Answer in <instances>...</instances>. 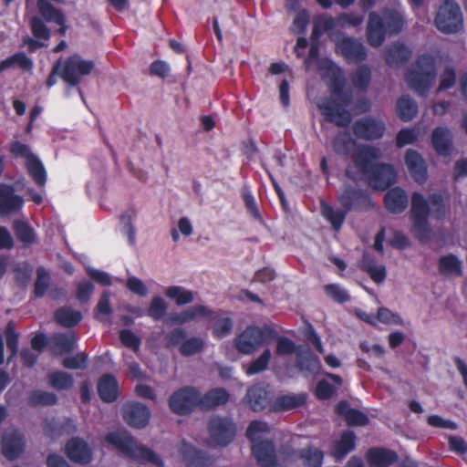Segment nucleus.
I'll list each match as a JSON object with an SVG mask.
<instances>
[{
  "label": "nucleus",
  "instance_id": "nucleus-63",
  "mask_svg": "<svg viewBox=\"0 0 467 467\" xmlns=\"http://www.w3.org/2000/svg\"><path fill=\"white\" fill-rule=\"evenodd\" d=\"M376 318L379 322L387 325H403V319L399 314L394 313L389 308L383 306L378 309Z\"/></svg>",
  "mask_w": 467,
  "mask_h": 467
},
{
  "label": "nucleus",
  "instance_id": "nucleus-8",
  "mask_svg": "<svg viewBox=\"0 0 467 467\" xmlns=\"http://www.w3.org/2000/svg\"><path fill=\"white\" fill-rule=\"evenodd\" d=\"M207 431L213 445L226 447L234 440L237 428L230 417L213 415L208 420Z\"/></svg>",
  "mask_w": 467,
  "mask_h": 467
},
{
  "label": "nucleus",
  "instance_id": "nucleus-3",
  "mask_svg": "<svg viewBox=\"0 0 467 467\" xmlns=\"http://www.w3.org/2000/svg\"><path fill=\"white\" fill-rule=\"evenodd\" d=\"M105 441L131 459L148 462L157 467L164 466V462L157 453L145 446L138 445L130 435L116 431L109 432L105 436Z\"/></svg>",
  "mask_w": 467,
  "mask_h": 467
},
{
  "label": "nucleus",
  "instance_id": "nucleus-49",
  "mask_svg": "<svg viewBox=\"0 0 467 467\" xmlns=\"http://www.w3.org/2000/svg\"><path fill=\"white\" fill-rule=\"evenodd\" d=\"M165 295L178 306L187 305L193 301V293L180 285L169 286L165 291Z\"/></svg>",
  "mask_w": 467,
  "mask_h": 467
},
{
  "label": "nucleus",
  "instance_id": "nucleus-4",
  "mask_svg": "<svg viewBox=\"0 0 467 467\" xmlns=\"http://www.w3.org/2000/svg\"><path fill=\"white\" fill-rule=\"evenodd\" d=\"M276 337L277 332L272 327L251 325L235 337L234 346L240 353L249 355L262 345L275 341Z\"/></svg>",
  "mask_w": 467,
  "mask_h": 467
},
{
  "label": "nucleus",
  "instance_id": "nucleus-51",
  "mask_svg": "<svg viewBox=\"0 0 467 467\" xmlns=\"http://www.w3.org/2000/svg\"><path fill=\"white\" fill-rule=\"evenodd\" d=\"M50 274L43 267L36 269V278L34 284V295L36 298L43 297L50 285Z\"/></svg>",
  "mask_w": 467,
  "mask_h": 467
},
{
  "label": "nucleus",
  "instance_id": "nucleus-61",
  "mask_svg": "<svg viewBox=\"0 0 467 467\" xmlns=\"http://www.w3.org/2000/svg\"><path fill=\"white\" fill-rule=\"evenodd\" d=\"M112 313V308L109 302V293L104 291L99 299L95 309V317L100 322L105 321L102 316H109Z\"/></svg>",
  "mask_w": 467,
  "mask_h": 467
},
{
  "label": "nucleus",
  "instance_id": "nucleus-53",
  "mask_svg": "<svg viewBox=\"0 0 467 467\" xmlns=\"http://www.w3.org/2000/svg\"><path fill=\"white\" fill-rule=\"evenodd\" d=\"M204 348V342L201 337H192L184 341L179 347V351L183 357H190L200 353Z\"/></svg>",
  "mask_w": 467,
  "mask_h": 467
},
{
  "label": "nucleus",
  "instance_id": "nucleus-28",
  "mask_svg": "<svg viewBox=\"0 0 467 467\" xmlns=\"http://www.w3.org/2000/svg\"><path fill=\"white\" fill-rule=\"evenodd\" d=\"M366 458L370 467H389L398 461V454L389 449L375 447L367 451Z\"/></svg>",
  "mask_w": 467,
  "mask_h": 467
},
{
  "label": "nucleus",
  "instance_id": "nucleus-38",
  "mask_svg": "<svg viewBox=\"0 0 467 467\" xmlns=\"http://www.w3.org/2000/svg\"><path fill=\"white\" fill-rule=\"evenodd\" d=\"M44 431L47 436L55 438L65 433L70 434L75 432L76 425L74 420L69 418L66 419L63 422L51 420L45 423Z\"/></svg>",
  "mask_w": 467,
  "mask_h": 467
},
{
  "label": "nucleus",
  "instance_id": "nucleus-5",
  "mask_svg": "<svg viewBox=\"0 0 467 467\" xmlns=\"http://www.w3.org/2000/svg\"><path fill=\"white\" fill-rule=\"evenodd\" d=\"M36 6L42 18L33 16L29 21L30 29L35 38L48 40L50 29L46 23L63 24L64 13L47 0H37Z\"/></svg>",
  "mask_w": 467,
  "mask_h": 467
},
{
  "label": "nucleus",
  "instance_id": "nucleus-58",
  "mask_svg": "<svg viewBox=\"0 0 467 467\" xmlns=\"http://www.w3.org/2000/svg\"><path fill=\"white\" fill-rule=\"evenodd\" d=\"M270 358L271 351L269 348H266L263 351L259 358H257L249 364L246 373L248 375H255L265 370L270 361Z\"/></svg>",
  "mask_w": 467,
  "mask_h": 467
},
{
  "label": "nucleus",
  "instance_id": "nucleus-30",
  "mask_svg": "<svg viewBox=\"0 0 467 467\" xmlns=\"http://www.w3.org/2000/svg\"><path fill=\"white\" fill-rule=\"evenodd\" d=\"M408 202L407 193L400 187L389 189L384 196L386 209L395 214L404 212L408 206Z\"/></svg>",
  "mask_w": 467,
  "mask_h": 467
},
{
  "label": "nucleus",
  "instance_id": "nucleus-39",
  "mask_svg": "<svg viewBox=\"0 0 467 467\" xmlns=\"http://www.w3.org/2000/svg\"><path fill=\"white\" fill-rule=\"evenodd\" d=\"M213 314V311L209 309L207 306L199 305L192 306L179 314L174 315L171 319L172 323L182 325L199 317H212Z\"/></svg>",
  "mask_w": 467,
  "mask_h": 467
},
{
  "label": "nucleus",
  "instance_id": "nucleus-25",
  "mask_svg": "<svg viewBox=\"0 0 467 467\" xmlns=\"http://www.w3.org/2000/svg\"><path fill=\"white\" fill-rule=\"evenodd\" d=\"M405 164L413 180L423 183L427 180V167L421 155L415 150L409 149L405 153Z\"/></svg>",
  "mask_w": 467,
  "mask_h": 467
},
{
  "label": "nucleus",
  "instance_id": "nucleus-55",
  "mask_svg": "<svg viewBox=\"0 0 467 467\" xmlns=\"http://www.w3.org/2000/svg\"><path fill=\"white\" fill-rule=\"evenodd\" d=\"M167 307L168 306L165 300L162 297L156 296L152 297L147 314L153 320L158 321L164 317Z\"/></svg>",
  "mask_w": 467,
  "mask_h": 467
},
{
  "label": "nucleus",
  "instance_id": "nucleus-45",
  "mask_svg": "<svg viewBox=\"0 0 467 467\" xmlns=\"http://www.w3.org/2000/svg\"><path fill=\"white\" fill-rule=\"evenodd\" d=\"M14 65H17L21 69L26 71H30L33 68L32 59L24 52H17L0 62V71H4Z\"/></svg>",
  "mask_w": 467,
  "mask_h": 467
},
{
  "label": "nucleus",
  "instance_id": "nucleus-60",
  "mask_svg": "<svg viewBox=\"0 0 467 467\" xmlns=\"http://www.w3.org/2000/svg\"><path fill=\"white\" fill-rule=\"evenodd\" d=\"M429 201L432 207V216L434 219L441 221L446 216V208L444 199L441 193H431Z\"/></svg>",
  "mask_w": 467,
  "mask_h": 467
},
{
  "label": "nucleus",
  "instance_id": "nucleus-33",
  "mask_svg": "<svg viewBox=\"0 0 467 467\" xmlns=\"http://www.w3.org/2000/svg\"><path fill=\"white\" fill-rule=\"evenodd\" d=\"M356 434L352 431H344L339 441L334 444L332 456L337 461H342L356 448Z\"/></svg>",
  "mask_w": 467,
  "mask_h": 467
},
{
  "label": "nucleus",
  "instance_id": "nucleus-29",
  "mask_svg": "<svg viewBox=\"0 0 467 467\" xmlns=\"http://www.w3.org/2000/svg\"><path fill=\"white\" fill-rule=\"evenodd\" d=\"M98 393L102 401L112 403L119 398V383L115 376L104 374L98 380Z\"/></svg>",
  "mask_w": 467,
  "mask_h": 467
},
{
  "label": "nucleus",
  "instance_id": "nucleus-22",
  "mask_svg": "<svg viewBox=\"0 0 467 467\" xmlns=\"http://www.w3.org/2000/svg\"><path fill=\"white\" fill-rule=\"evenodd\" d=\"M296 363L300 371L311 375H318L322 369L320 358L309 348L303 346H299L296 351Z\"/></svg>",
  "mask_w": 467,
  "mask_h": 467
},
{
  "label": "nucleus",
  "instance_id": "nucleus-57",
  "mask_svg": "<svg viewBox=\"0 0 467 467\" xmlns=\"http://www.w3.org/2000/svg\"><path fill=\"white\" fill-rule=\"evenodd\" d=\"M88 365V355L84 352H78L76 355L66 357L62 360V366L68 369H85Z\"/></svg>",
  "mask_w": 467,
  "mask_h": 467
},
{
  "label": "nucleus",
  "instance_id": "nucleus-59",
  "mask_svg": "<svg viewBox=\"0 0 467 467\" xmlns=\"http://www.w3.org/2000/svg\"><path fill=\"white\" fill-rule=\"evenodd\" d=\"M324 291L327 296L332 298L335 302L344 304L350 300V296L337 284H329L324 286Z\"/></svg>",
  "mask_w": 467,
  "mask_h": 467
},
{
  "label": "nucleus",
  "instance_id": "nucleus-40",
  "mask_svg": "<svg viewBox=\"0 0 467 467\" xmlns=\"http://www.w3.org/2000/svg\"><path fill=\"white\" fill-rule=\"evenodd\" d=\"M13 230L16 239L25 246H29L36 243V233L30 224L22 220L13 222Z\"/></svg>",
  "mask_w": 467,
  "mask_h": 467
},
{
  "label": "nucleus",
  "instance_id": "nucleus-37",
  "mask_svg": "<svg viewBox=\"0 0 467 467\" xmlns=\"http://www.w3.org/2000/svg\"><path fill=\"white\" fill-rule=\"evenodd\" d=\"M349 212L347 209L335 210L333 206L325 202H321L322 216L331 224L335 231H339L345 222L346 216Z\"/></svg>",
  "mask_w": 467,
  "mask_h": 467
},
{
  "label": "nucleus",
  "instance_id": "nucleus-52",
  "mask_svg": "<svg viewBox=\"0 0 467 467\" xmlns=\"http://www.w3.org/2000/svg\"><path fill=\"white\" fill-rule=\"evenodd\" d=\"M6 348L10 352L8 360L10 361L13 358L17 355L18 345H19V334L15 330V324L13 321H9L5 329Z\"/></svg>",
  "mask_w": 467,
  "mask_h": 467
},
{
  "label": "nucleus",
  "instance_id": "nucleus-54",
  "mask_svg": "<svg viewBox=\"0 0 467 467\" xmlns=\"http://www.w3.org/2000/svg\"><path fill=\"white\" fill-rule=\"evenodd\" d=\"M183 458L188 462L189 467L199 466L203 460V452L189 443H183L181 451Z\"/></svg>",
  "mask_w": 467,
  "mask_h": 467
},
{
  "label": "nucleus",
  "instance_id": "nucleus-11",
  "mask_svg": "<svg viewBox=\"0 0 467 467\" xmlns=\"http://www.w3.org/2000/svg\"><path fill=\"white\" fill-rule=\"evenodd\" d=\"M335 52L346 63L359 65L367 60L368 51L364 44L358 38L342 36L335 42Z\"/></svg>",
  "mask_w": 467,
  "mask_h": 467
},
{
  "label": "nucleus",
  "instance_id": "nucleus-46",
  "mask_svg": "<svg viewBox=\"0 0 467 467\" xmlns=\"http://www.w3.org/2000/svg\"><path fill=\"white\" fill-rule=\"evenodd\" d=\"M57 402V397L55 393L44 390H33L27 397V404L31 407L53 406Z\"/></svg>",
  "mask_w": 467,
  "mask_h": 467
},
{
  "label": "nucleus",
  "instance_id": "nucleus-44",
  "mask_svg": "<svg viewBox=\"0 0 467 467\" xmlns=\"http://www.w3.org/2000/svg\"><path fill=\"white\" fill-rule=\"evenodd\" d=\"M335 27L336 22L334 18L327 15H319L314 19L310 38L311 40H318L323 33L331 31Z\"/></svg>",
  "mask_w": 467,
  "mask_h": 467
},
{
  "label": "nucleus",
  "instance_id": "nucleus-42",
  "mask_svg": "<svg viewBox=\"0 0 467 467\" xmlns=\"http://www.w3.org/2000/svg\"><path fill=\"white\" fill-rule=\"evenodd\" d=\"M389 35L399 34L404 26V18L402 15L393 9H387L382 17Z\"/></svg>",
  "mask_w": 467,
  "mask_h": 467
},
{
  "label": "nucleus",
  "instance_id": "nucleus-43",
  "mask_svg": "<svg viewBox=\"0 0 467 467\" xmlns=\"http://www.w3.org/2000/svg\"><path fill=\"white\" fill-rule=\"evenodd\" d=\"M439 271L442 275H462V262L452 254L443 255L439 259Z\"/></svg>",
  "mask_w": 467,
  "mask_h": 467
},
{
  "label": "nucleus",
  "instance_id": "nucleus-6",
  "mask_svg": "<svg viewBox=\"0 0 467 467\" xmlns=\"http://www.w3.org/2000/svg\"><path fill=\"white\" fill-rule=\"evenodd\" d=\"M431 207L424 196L415 192L411 195L410 215L412 220V233L420 243L429 241L431 229L428 223Z\"/></svg>",
  "mask_w": 467,
  "mask_h": 467
},
{
  "label": "nucleus",
  "instance_id": "nucleus-62",
  "mask_svg": "<svg viewBox=\"0 0 467 467\" xmlns=\"http://www.w3.org/2000/svg\"><path fill=\"white\" fill-rule=\"evenodd\" d=\"M9 151L14 158L26 159V162L36 157L27 144L22 143L18 140L12 141L10 143Z\"/></svg>",
  "mask_w": 467,
  "mask_h": 467
},
{
  "label": "nucleus",
  "instance_id": "nucleus-32",
  "mask_svg": "<svg viewBox=\"0 0 467 467\" xmlns=\"http://www.w3.org/2000/svg\"><path fill=\"white\" fill-rule=\"evenodd\" d=\"M306 402V394H285L276 397L272 404L271 410L275 412L287 411L303 406Z\"/></svg>",
  "mask_w": 467,
  "mask_h": 467
},
{
  "label": "nucleus",
  "instance_id": "nucleus-24",
  "mask_svg": "<svg viewBox=\"0 0 467 467\" xmlns=\"http://www.w3.org/2000/svg\"><path fill=\"white\" fill-rule=\"evenodd\" d=\"M412 51L404 43L396 41L388 46L384 50V59L389 67H400L407 63Z\"/></svg>",
  "mask_w": 467,
  "mask_h": 467
},
{
  "label": "nucleus",
  "instance_id": "nucleus-10",
  "mask_svg": "<svg viewBox=\"0 0 467 467\" xmlns=\"http://www.w3.org/2000/svg\"><path fill=\"white\" fill-rule=\"evenodd\" d=\"M337 201L347 211L363 212L374 207V202L366 190L356 188L350 184L344 187Z\"/></svg>",
  "mask_w": 467,
  "mask_h": 467
},
{
  "label": "nucleus",
  "instance_id": "nucleus-50",
  "mask_svg": "<svg viewBox=\"0 0 467 467\" xmlns=\"http://www.w3.org/2000/svg\"><path fill=\"white\" fill-rule=\"evenodd\" d=\"M13 272L16 285L21 288L26 287L32 277L33 269L31 265L27 262L16 264Z\"/></svg>",
  "mask_w": 467,
  "mask_h": 467
},
{
  "label": "nucleus",
  "instance_id": "nucleus-7",
  "mask_svg": "<svg viewBox=\"0 0 467 467\" xmlns=\"http://www.w3.org/2000/svg\"><path fill=\"white\" fill-rule=\"evenodd\" d=\"M435 26L443 34H455L463 27V16L460 5L454 0H444L439 6Z\"/></svg>",
  "mask_w": 467,
  "mask_h": 467
},
{
  "label": "nucleus",
  "instance_id": "nucleus-16",
  "mask_svg": "<svg viewBox=\"0 0 467 467\" xmlns=\"http://www.w3.org/2000/svg\"><path fill=\"white\" fill-rule=\"evenodd\" d=\"M25 201L21 195L16 193L11 184L0 183V215L6 216L19 212Z\"/></svg>",
  "mask_w": 467,
  "mask_h": 467
},
{
  "label": "nucleus",
  "instance_id": "nucleus-56",
  "mask_svg": "<svg viewBox=\"0 0 467 467\" xmlns=\"http://www.w3.org/2000/svg\"><path fill=\"white\" fill-rule=\"evenodd\" d=\"M187 337L186 331L182 327H175L164 336V347L167 349L180 347Z\"/></svg>",
  "mask_w": 467,
  "mask_h": 467
},
{
  "label": "nucleus",
  "instance_id": "nucleus-64",
  "mask_svg": "<svg viewBox=\"0 0 467 467\" xmlns=\"http://www.w3.org/2000/svg\"><path fill=\"white\" fill-rule=\"evenodd\" d=\"M242 199L250 215L255 220H262V215L252 192L248 189H244L242 192Z\"/></svg>",
  "mask_w": 467,
  "mask_h": 467
},
{
  "label": "nucleus",
  "instance_id": "nucleus-12",
  "mask_svg": "<svg viewBox=\"0 0 467 467\" xmlns=\"http://www.w3.org/2000/svg\"><path fill=\"white\" fill-rule=\"evenodd\" d=\"M95 65L91 60H84L75 55L67 58L60 73L62 79L71 87H76L80 82V77L91 73Z\"/></svg>",
  "mask_w": 467,
  "mask_h": 467
},
{
  "label": "nucleus",
  "instance_id": "nucleus-27",
  "mask_svg": "<svg viewBox=\"0 0 467 467\" xmlns=\"http://www.w3.org/2000/svg\"><path fill=\"white\" fill-rule=\"evenodd\" d=\"M431 145L439 156H451L453 145L451 131L446 127H437L431 133Z\"/></svg>",
  "mask_w": 467,
  "mask_h": 467
},
{
  "label": "nucleus",
  "instance_id": "nucleus-19",
  "mask_svg": "<svg viewBox=\"0 0 467 467\" xmlns=\"http://www.w3.org/2000/svg\"><path fill=\"white\" fill-rule=\"evenodd\" d=\"M65 452L68 459L76 463L88 464L92 461V451L89 445L79 437H73L67 441Z\"/></svg>",
  "mask_w": 467,
  "mask_h": 467
},
{
  "label": "nucleus",
  "instance_id": "nucleus-14",
  "mask_svg": "<svg viewBox=\"0 0 467 467\" xmlns=\"http://www.w3.org/2000/svg\"><path fill=\"white\" fill-rule=\"evenodd\" d=\"M366 177L372 189L385 191L396 182L397 172L391 164L375 163Z\"/></svg>",
  "mask_w": 467,
  "mask_h": 467
},
{
  "label": "nucleus",
  "instance_id": "nucleus-2",
  "mask_svg": "<svg viewBox=\"0 0 467 467\" xmlns=\"http://www.w3.org/2000/svg\"><path fill=\"white\" fill-rule=\"evenodd\" d=\"M437 76L435 58L429 54L419 56L414 67L405 73L408 86L420 96H425L432 87Z\"/></svg>",
  "mask_w": 467,
  "mask_h": 467
},
{
  "label": "nucleus",
  "instance_id": "nucleus-34",
  "mask_svg": "<svg viewBox=\"0 0 467 467\" xmlns=\"http://www.w3.org/2000/svg\"><path fill=\"white\" fill-rule=\"evenodd\" d=\"M55 321L63 327H74L82 320V314L70 306H62L54 313Z\"/></svg>",
  "mask_w": 467,
  "mask_h": 467
},
{
  "label": "nucleus",
  "instance_id": "nucleus-35",
  "mask_svg": "<svg viewBox=\"0 0 467 467\" xmlns=\"http://www.w3.org/2000/svg\"><path fill=\"white\" fill-rule=\"evenodd\" d=\"M396 110L399 118L404 121H410L418 113V104L409 95L401 96L396 103Z\"/></svg>",
  "mask_w": 467,
  "mask_h": 467
},
{
  "label": "nucleus",
  "instance_id": "nucleus-47",
  "mask_svg": "<svg viewBox=\"0 0 467 467\" xmlns=\"http://www.w3.org/2000/svg\"><path fill=\"white\" fill-rule=\"evenodd\" d=\"M299 458L307 467H321L324 461V452L313 446H307L299 451Z\"/></svg>",
  "mask_w": 467,
  "mask_h": 467
},
{
  "label": "nucleus",
  "instance_id": "nucleus-48",
  "mask_svg": "<svg viewBox=\"0 0 467 467\" xmlns=\"http://www.w3.org/2000/svg\"><path fill=\"white\" fill-rule=\"evenodd\" d=\"M49 385L57 390H67L74 385L73 377L64 371H54L47 375Z\"/></svg>",
  "mask_w": 467,
  "mask_h": 467
},
{
  "label": "nucleus",
  "instance_id": "nucleus-17",
  "mask_svg": "<svg viewBox=\"0 0 467 467\" xmlns=\"http://www.w3.org/2000/svg\"><path fill=\"white\" fill-rule=\"evenodd\" d=\"M26 440L18 430L5 432L2 436V454L9 461H15L25 451Z\"/></svg>",
  "mask_w": 467,
  "mask_h": 467
},
{
  "label": "nucleus",
  "instance_id": "nucleus-18",
  "mask_svg": "<svg viewBox=\"0 0 467 467\" xmlns=\"http://www.w3.org/2000/svg\"><path fill=\"white\" fill-rule=\"evenodd\" d=\"M251 451L257 463L262 467H275L277 457L273 441L258 440L252 443Z\"/></svg>",
  "mask_w": 467,
  "mask_h": 467
},
{
  "label": "nucleus",
  "instance_id": "nucleus-23",
  "mask_svg": "<svg viewBox=\"0 0 467 467\" xmlns=\"http://www.w3.org/2000/svg\"><path fill=\"white\" fill-rule=\"evenodd\" d=\"M387 33L388 31L382 17L376 12H370L367 26L368 43L373 47L381 46Z\"/></svg>",
  "mask_w": 467,
  "mask_h": 467
},
{
  "label": "nucleus",
  "instance_id": "nucleus-31",
  "mask_svg": "<svg viewBox=\"0 0 467 467\" xmlns=\"http://www.w3.org/2000/svg\"><path fill=\"white\" fill-rule=\"evenodd\" d=\"M230 395L223 388H213L203 396L200 394V408L202 410H211L228 402Z\"/></svg>",
  "mask_w": 467,
  "mask_h": 467
},
{
  "label": "nucleus",
  "instance_id": "nucleus-41",
  "mask_svg": "<svg viewBox=\"0 0 467 467\" xmlns=\"http://www.w3.org/2000/svg\"><path fill=\"white\" fill-rule=\"evenodd\" d=\"M26 167L34 182L39 187H44L47 182V171L41 161L36 156L26 162Z\"/></svg>",
  "mask_w": 467,
  "mask_h": 467
},
{
  "label": "nucleus",
  "instance_id": "nucleus-36",
  "mask_svg": "<svg viewBox=\"0 0 467 467\" xmlns=\"http://www.w3.org/2000/svg\"><path fill=\"white\" fill-rule=\"evenodd\" d=\"M371 80V68L366 64H359L350 74V81L353 87L361 91H366L368 88Z\"/></svg>",
  "mask_w": 467,
  "mask_h": 467
},
{
  "label": "nucleus",
  "instance_id": "nucleus-21",
  "mask_svg": "<svg viewBox=\"0 0 467 467\" xmlns=\"http://www.w3.org/2000/svg\"><path fill=\"white\" fill-rule=\"evenodd\" d=\"M271 391L262 383L253 385L247 389L245 400L253 411H262L270 403Z\"/></svg>",
  "mask_w": 467,
  "mask_h": 467
},
{
  "label": "nucleus",
  "instance_id": "nucleus-9",
  "mask_svg": "<svg viewBox=\"0 0 467 467\" xmlns=\"http://www.w3.org/2000/svg\"><path fill=\"white\" fill-rule=\"evenodd\" d=\"M169 407L177 415H188L200 408V391L191 386L180 388L170 396Z\"/></svg>",
  "mask_w": 467,
  "mask_h": 467
},
{
  "label": "nucleus",
  "instance_id": "nucleus-15",
  "mask_svg": "<svg viewBox=\"0 0 467 467\" xmlns=\"http://www.w3.org/2000/svg\"><path fill=\"white\" fill-rule=\"evenodd\" d=\"M122 416L129 426L143 429L148 425L151 413L146 405L139 401H130L123 405Z\"/></svg>",
  "mask_w": 467,
  "mask_h": 467
},
{
  "label": "nucleus",
  "instance_id": "nucleus-13",
  "mask_svg": "<svg viewBox=\"0 0 467 467\" xmlns=\"http://www.w3.org/2000/svg\"><path fill=\"white\" fill-rule=\"evenodd\" d=\"M385 130L384 121L372 117L358 119L352 125L353 134L363 140H379L383 137Z\"/></svg>",
  "mask_w": 467,
  "mask_h": 467
},
{
  "label": "nucleus",
  "instance_id": "nucleus-1",
  "mask_svg": "<svg viewBox=\"0 0 467 467\" xmlns=\"http://www.w3.org/2000/svg\"><path fill=\"white\" fill-rule=\"evenodd\" d=\"M345 81L340 77L333 78L331 83V93L336 98L328 99L318 105V109L324 118L340 128H347L351 120V113L344 107L351 103V95L344 91Z\"/></svg>",
  "mask_w": 467,
  "mask_h": 467
},
{
  "label": "nucleus",
  "instance_id": "nucleus-26",
  "mask_svg": "<svg viewBox=\"0 0 467 467\" xmlns=\"http://www.w3.org/2000/svg\"><path fill=\"white\" fill-rule=\"evenodd\" d=\"M78 337L74 331L54 333L49 337V347L57 355L69 354L76 347Z\"/></svg>",
  "mask_w": 467,
  "mask_h": 467
},
{
  "label": "nucleus",
  "instance_id": "nucleus-20",
  "mask_svg": "<svg viewBox=\"0 0 467 467\" xmlns=\"http://www.w3.org/2000/svg\"><path fill=\"white\" fill-rule=\"evenodd\" d=\"M380 157V150L374 146H362L354 155V164L358 171L367 176L374 167L373 161Z\"/></svg>",
  "mask_w": 467,
  "mask_h": 467
}]
</instances>
